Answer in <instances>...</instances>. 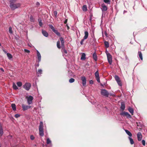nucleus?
Returning <instances> with one entry per match:
<instances>
[{"instance_id":"c9c22d12","label":"nucleus","mask_w":147,"mask_h":147,"mask_svg":"<svg viewBox=\"0 0 147 147\" xmlns=\"http://www.w3.org/2000/svg\"><path fill=\"white\" fill-rule=\"evenodd\" d=\"M57 46L58 48H61V46H60V42L59 41H58L57 42Z\"/></svg>"},{"instance_id":"6e6d98bb","label":"nucleus","mask_w":147,"mask_h":147,"mask_svg":"<svg viewBox=\"0 0 147 147\" xmlns=\"http://www.w3.org/2000/svg\"><path fill=\"white\" fill-rule=\"evenodd\" d=\"M40 5V3L38 2H37L36 3V5Z\"/></svg>"},{"instance_id":"473e14b6","label":"nucleus","mask_w":147,"mask_h":147,"mask_svg":"<svg viewBox=\"0 0 147 147\" xmlns=\"http://www.w3.org/2000/svg\"><path fill=\"white\" fill-rule=\"evenodd\" d=\"M17 84L18 87H21L22 86V83L21 82H17Z\"/></svg>"},{"instance_id":"a878e982","label":"nucleus","mask_w":147,"mask_h":147,"mask_svg":"<svg viewBox=\"0 0 147 147\" xmlns=\"http://www.w3.org/2000/svg\"><path fill=\"white\" fill-rule=\"evenodd\" d=\"M13 89L15 90H17L18 89V87L14 82H13Z\"/></svg>"},{"instance_id":"412c9836","label":"nucleus","mask_w":147,"mask_h":147,"mask_svg":"<svg viewBox=\"0 0 147 147\" xmlns=\"http://www.w3.org/2000/svg\"><path fill=\"white\" fill-rule=\"evenodd\" d=\"M86 59V55L84 53H83L81 58V60H84Z\"/></svg>"},{"instance_id":"f3484780","label":"nucleus","mask_w":147,"mask_h":147,"mask_svg":"<svg viewBox=\"0 0 147 147\" xmlns=\"http://www.w3.org/2000/svg\"><path fill=\"white\" fill-rule=\"evenodd\" d=\"M93 58L94 60L96 61L97 60V56L96 53L95 52L92 55Z\"/></svg>"},{"instance_id":"bb28decb","label":"nucleus","mask_w":147,"mask_h":147,"mask_svg":"<svg viewBox=\"0 0 147 147\" xmlns=\"http://www.w3.org/2000/svg\"><path fill=\"white\" fill-rule=\"evenodd\" d=\"M39 129H43V123L42 121L40 122Z\"/></svg>"},{"instance_id":"864d4df0","label":"nucleus","mask_w":147,"mask_h":147,"mask_svg":"<svg viewBox=\"0 0 147 147\" xmlns=\"http://www.w3.org/2000/svg\"><path fill=\"white\" fill-rule=\"evenodd\" d=\"M66 26H67V29L68 30L69 29V26H68V24H66Z\"/></svg>"},{"instance_id":"423d86ee","label":"nucleus","mask_w":147,"mask_h":147,"mask_svg":"<svg viewBox=\"0 0 147 147\" xmlns=\"http://www.w3.org/2000/svg\"><path fill=\"white\" fill-rule=\"evenodd\" d=\"M31 86V84L29 83H26L23 86V88L27 90H29L30 89Z\"/></svg>"},{"instance_id":"4d7b16f0","label":"nucleus","mask_w":147,"mask_h":147,"mask_svg":"<svg viewBox=\"0 0 147 147\" xmlns=\"http://www.w3.org/2000/svg\"><path fill=\"white\" fill-rule=\"evenodd\" d=\"M0 70L1 71H3V72H4V69H3V68H0Z\"/></svg>"},{"instance_id":"79ce46f5","label":"nucleus","mask_w":147,"mask_h":147,"mask_svg":"<svg viewBox=\"0 0 147 147\" xmlns=\"http://www.w3.org/2000/svg\"><path fill=\"white\" fill-rule=\"evenodd\" d=\"M3 134V129H0V136L2 135Z\"/></svg>"},{"instance_id":"f257e3e1","label":"nucleus","mask_w":147,"mask_h":147,"mask_svg":"<svg viewBox=\"0 0 147 147\" xmlns=\"http://www.w3.org/2000/svg\"><path fill=\"white\" fill-rule=\"evenodd\" d=\"M21 6V4L20 3H13L10 4V7L12 10H14L18 8Z\"/></svg>"},{"instance_id":"ea45409f","label":"nucleus","mask_w":147,"mask_h":147,"mask_svg":"<svg viewBox=\"0 0 147 147\" xmlns=\"http://www.w3.org/2000/svg\"><path fill=\"white\" fill-rule=\"evenodd\" d=\"M106 3L109 4L110 3V0H103Z\"/></svg>"},{"instance_id":"5fc2aeb1","label":"nucleus","mask_w":147,"mask_h":147,"mask_svg":"<svg viewBox=\"0 0 147 147\" xmlns=\"http://www.w3.org/2000/svg\"><path fill=\"white\" fill-rule=\"evenodd\" d=\"M67 19H66L65 20V21L64 22V24H66L67 23Z\"/></svg>"},{"instance_id":"20e7f679","label":"nucleus","mask_w":147,"mask_h":147,"mask_svg":"<svg viewBox=\"0 0 147 147\" xmlns=\"http://www.w3.org/2000/svg\"><path fill=\"white\" fill-rule=\"evenodd\" d=\"M120 115L124 117H126L128 118H131V116L127 112L123 111L120 113Z\"/></svg>"},{"instance_id":"a211bd4d","label":"nucleus","mask_w":147,"mask_h":147,"mask_svg":"<svg viewBox=\"0 0 147 147\" xmlns=\"http://www.w3.org/2000/svg\"><path fill=\"white\" fill-rule=\"evenodd\" d=\"M125 108V105L124 103L122 102L121 103V109L122 110L124 111Z\"/></svg>"},{"instance_id":"37998d69","label":"nucleus","mask_w":147,"mask_h":147,"mask_svg":"<svg viewBox=\"0 0 147 147\" xmlns=\"http://www.w3.org/2000/svg\"><path fill=\"white\" fill-rule=\"evenodd\" d=\"M117 82L119 86H122V84L121 81V80L118 81V82Z\"/></svg>"},{"instance_id":"5701e85b","label":"nucleus","mask_w":147,"mask_h":147,"mask_svg":"<svg viewBox=\"0 0 147 147\" xmlns=\"http://www.w3.org/2000/svg\"><path fill=\"white\" fill-rule=\"evenodd\" d=\"M125 132H126V133H127V134L129 136V137H131L132 136V134H131V133L128 130H127V129H125Z\"/></svg>"},{"instance_id":"49530a36","label":"nucleus","mask_w":147,"mask_h":147,"mask_svg":"<svg viewBox=\"0 0 147 147\" xmlns=\"http://www.w3.org/2000/svg\"><path fill=\"white\" fill-rule=\"evenodd\" d=\"M30 139L32 140H34V137L32 135L30 136Z\"/></svg>"},{"instance_id":"4468645a","label":"nucleus","mask_w":147,"mask_h":147,"mask_svg":"<svg viewBox=\"0 0 147 147\" xmlns=\"http://www.w3.org/2000/svg\"><path fill=\"white\" fill-rule=\"evenodd\" d=\"M60 40L61 41V45L62 48H64V41L63 38L61 37L60 38Z\"/></svg>"},{"instance_id":"58836bf2","label":"nucleus","mask_w":147,"mask_h":147,"mask_svg":"<svg viewBox=\"0 0 147 147\" xmlns=\"http://www.w3.org/2000/svg\"><path fill=\"white\" fill-rule=\"evenodd\" d=\"M9 31L10 34H11L12 33L13 31H12V28L11 27H9Z\"/></svg>"},{"instance_id":"f704fd0d","label":"nucleus","mask_w":147,"mask_h":147,"mask_svg":"<svg viewBox=\"0 0 147 147\" xmlns=\"http://www.w3.org/2000/svg\"><path fill=\"white\" fill-rule=\"evenodd\" d=\"M75 81V79L73 78H71L69 80V82L70 83L74 82Z\"/></svg>"},{"instance_id":"c03bdc74","label":"nucleus","mask_w":147,"mask_h":147,"mask_svg":"<svg viewBox=\"0 0 147 147\" xmlns=\"http://www.w3.org/2000/svg\"><path fill=\"white\" fill-rule=\"evenodd\" d=\"M142 143L143 145L144 146L145 145V141L144 140H142Z\"/></svg>"},{"instance_id":"69168bd1","label":"nucleus","mask_w":147,"mask_h":147,"mask_svg":"<svg viewBox=\"0 0 147 147\" xmlns=\"http://www.w3.org/2000/svg\"><path fill=\"white\" fill-rule=\"evenodd\" d=\"M1 43H0V46H1Z\"/></svg>"},{"instance_id":"e2e57ef3","label":"nucleus","mask_w":147,"mask_h":147,"mask_svg":"<svg viewBox=\"0 0 147 147\" xmlns=\"http://www.w3.org/2000/svg\"><path fill=\"white\" fill-rule=\"evenodd\" d=\"M4 51V52H5V53H7V52H6V51Z\"/></svg>"},{"instance_id":"ddd939ff","label":"nucleus","mask_w":147,"mask_h":147,"mask_svg":"<svg viewBox=\"0 0 147 147\" xmlns=\"http://www.w3.org/2000/svg\"><path fill=\"white\" fill-rule=\"evenodd\" d=\"M37 57L38 59V62H40L41 61V56L39 52L37 50Z\"/></svg>"},{"instance_id":"a18cd8bd","label":"nucleus","mask_w":147,"mask_h":147,"mask_svg":"<svg viewBox=\"0 0 147 147\" xmlns=\"http://www.w3.org/2000/svg\"><path fill=\"white\" fill-rule=\"evenodd\" d=\"M63 49V52L64 53H65V54H67V51L66 50H65V49H64V48H62Z\"/></svg>"},{"instance_id":"72a5a7b5","label":"nucleus","mask_w":147,"mask_h":147,"mask_svg":"<svg viewBox=\"0 0 147 147\" xmlns=\"http://www.w3.org/2000/svg\"><path fill=\"white\" fill-rule=\"evenodd\" d=\"M82 10L84 11H86L87 10V7L86 5H84L82 7Z\"/></svg>"},{"instance_id":"b1692460","label":"nucleus","mask_w":147,"mask_h":147,"mask_svg":"<svg viewBox=\"0 0 147 147\" xmlns=\"http://www.w3.org/2000/svg\"><path fill=\"white\" fill-rule=\"evenodd\" d=\"M11 107L14 111L16 110V106L15 104H12L11 105Z\"/></svg>"},{"instance_id":"f03ea898","label":"nucleus","mask_w":147,"mask_h":147,"mask_svg":"<svg viewBox=\"0 0 147 147\" xmlns=\"http://www.w3.org/2000/svg\"><path fill=\"white\" fill-rule=\"evenodd\" d=\"M107 59L109 64L111 65L112 62V56L111 55L107 52L106 53Z\"/></svg>"},{"instance_id":"bf43d9fd","label":"nucleus","mask_w":147,"mask_h":147,"mask_svg":"<svg viewBox=\"0 0 147 147\" xmlns=\"http://www.w3.org/2000/svg\"><path fill=\"white\" fill-rule=\"evenodd\" d=\"M105 34L106 36H107V33L106 32H105Z\"/></svg>"},{"instance_id":"c85d7f7f","label":"nucleus","mask_w":147,"mask_h":147,"mask_svg":"<svg viewBox=\"0 0 147 147\" xmlns=\"http://www.w3.org/2000/svg\"><path fill=\"white\" fill-rule=\"evenodd\" d=\"M42 70L41 69H39L38 70L37 72V74H38V76H39V74H41L42 73Z\"/></svg>"},{"instance_id":"aec40b11","label":"nucleus","mask_w":147,"mask_h":147,"mask_svg":"<svg viewBox=\"0 0 147 147\" xmlns=\"http://www.w3.org/2000/svg\"><path fill=\"white\" fill-rule=\"evenodd\" d=\"M39 135L41 136H44V131L43 129H39Z\"/></svg>"},{"instance_id":"2eb2a0df","label":"nucleus","mask_w":147,"mask_h":147,"mask_svg":"<svg viewBox=\"0 0 147 147\" xmlns=\"http://www.w3.org/2000/svg\"><path fill=\"white\" fill-rule=\"evenodd\" d=\"M42 33L43 35L46 37H47L49 35L48 33L46 31L42 30Z\"/></svg>"},{"instance_id":"1a4fd4ad","label":"nucleus","mask_w":147,"mask_h":147,"mask_svg":"<svg viewBox=\"0 0 147 147\" xmlns=\"http://www.w3.org/2000/svg\"><path fill=\"white\" fill-rule=\"evenodd\" d=\"M101 9L103 12L106 11L107 9V7L104 4H102L101 5Z\"/></svg>"},{"instance_id":"3c124183","label":"nucleus","mask_w":147,"mask_h":147,"mask_svg":"<svg viewBox=\"0 0 147 147\" xmlns=\"http://www.w3.org/2000/svg\"><path fill=\"white\" fill-rule=\"evenodd\" d=\"M89 83L91 84H92L93 83V81L92 80L90 81Z\"/></svg>"},{"instance_id":"8fccbe9b","label":"nucleus","mask_w":147,"mask_h":147,"mask_svg":"<svg viewBox=\"0 0 147 147\" xmlns=\"http://www.w3.org/2000/svg\"><path fill=\"white\" fill-rule=\"evenodd\" d=\"M54 13L55 16H56L57 15V11H54Z\"/></svg>"},{"instance_id":"052dcab7","label":"nucleus","mask_w":147,"mask_h":147,"mask_svg":"<svg viewBox=\"0 0 147 147\" xmlns=\"http://www.w3.org/2000/svg\"><path fill=\"white\" fill-rule=\"evenodd\" d=\"M36 66H37L38 67L39 66V63H38L37 65H36Z\"/></svg>"},{"instance_id":"09e8293b","label":"nucleus","mask_w":147,"mask_h":147,"mask_svg":"<svg viewBox=\"0 0 147 147\" xmlns=\"http://www.w3.org/2000/svg\"><path fill=\"white\" fill-rule=\"evenodd\" d=\"M20 115H19L18 114H16L15 115V117L16 118H17L18 117H20Z\"/></svg>"},{"instance_id":"dca6fc26","label":"nucleus","mask_w":147,"mask_h":147,"mask_svg":"<svg viewBox=\"0 0 147 147\" xmlns=\"http://www.w3.org/2000/svg\"><path fill=\"white\" fill-rule=\"evenodd\" d=\"M128 110L129 112L133 115L134 112V110L133 109L130 107H129L128 108Z\"/></svg>"},{"instance_id":"7ed1b4c3","label":"nucleus","mask_w":147,"mask_h":147,"mask_svg":"<svg viewBox=\"0 0 147 147\" xmlns=\"http://www.w3.org/2000/svg\"><path fill=\"white\" fill-rule=\"evenodd\" d=\"M101 94L102 95L107 97L109 95V93L105 89H102L101 90Z\"/></svg>"},{"instance_id":"2f4dec72","label":"nucleus","mask_w":147,"mask_h":147,"mask_svg":"<svg viewBox=\"0 0 147 147\" xmlns=\"http://www.w3.org/2000/svg\"><path fill=\"white\" fill-rule=\"evenodd\" d=\"M115 79L117 82L120 80L119 78L117 76H115Z\"/></svg>"},{"instance_id":"c756f323","label":"nucleus","mask_w":147,"mask_h":147,"mask_svg":"<svg viewBox=\"0 0 147 147\" xmlns=\"http://www.w3.org/2000/svg\"><path fill=\"white\" fill-rule=\"evenodd\" d=\"M38 21L39 22V24L40 26L42 27V22L41 20V19H38Z\"/></svg>"},{"instance_id":"4c0bfd02","label":"nucleus","mask_w":147,"mask_h":147,"mask_svg":"<svg viewBox=\"0 0 147 147\" xmlns=\"http://www.w3.org/2000/svg\"><path fill=\"white\" fill-rule=\"evenodd\" d=\"M49 26L53 31L55 29L53 26L52 25H49Z\"/></svg>"},{"instance_id":"de8ad7c7","label":"nucleus","mask_w":147,"mask_h":147,"mask_svg":"<svg viewBox=\"0 0 147 147\" xmlns=\"http://www.w3.org/2000/svg\"><path fill=\"white\" fill-rule=\"evenodd\" d=\"M24 51L25 52L27 53H29L30 52V51L29 50L26 49H24Z\"/></svg>"},{"instance_id":"6ab92c4d","label":"nucleus","mask_w":147,"mask_h":147,"mask_svg":"<svg viewBox=\"0 0 147 147\" xmlns=\"http://www.w3.org/2000/svg\"><path fill=\"white\" fill-rule=\"evenodd\" d=\"M53 31L58 36H61L60 33L58 32L57 30L55 29Z\"/></svg>"},{"instance_id":"13d9d810","label":"nucleus","mask_w":147,"mask_h":147,"mask_svg":"<svg viewBox=\"0 0 147 147\" xmlns=\"http://www.w3.org/2000/svg\"><path fill=\"white\" fill-rule=\"evenodd\" d=\"M2 127L1 124L0 123V129H2Z\"/></svg>"},{"instance_id":"6e6552de","label":"nucleus","mask_w":147,"mask_h":147,"mask_svg":"<svg viewBox=\"0 0 147 147\" xmlns=\"http://www.w3.org/2000/svg\"><path fill=\"white\" fill-rule=\"evenodd\" d=\"M95 75L97 81L99 83L100 82V78L99 73L98 70L95 72Z\"/></svg>"},{"instance_id":"4be33fe9","label":"nucleus","mask_w":147,"mask_h":147,"mask_svg":"<svg viewBox=\"0 0 147 147\" xmlns=\"http://www.w3.org/2000/svg\"><path fill=\"white\" fill-rule=\"evenodd\" d=\"M138 56L140 59L142 60H143V57L141 51H139L138 52Z\"/></svg>"},{"instance_id":"0e129e2a","label":"nucleus","mask_w":147,"mask_h":147,"mask_svg":"<svg viewBox=\"0 0 147 147\" xmlns=\"http://www.w3.org/2000/svg\"><path fill=\"white\" fill-rule=\"evenodd\" d=\"M126 12V11H124V13L125 12Z\"/></svg>"},{"instance_id":"0eeeda50","label":"nucleus","mask_w":147,"mask_h":147,"mask_svg":"<svg viewBox=\"0 0 147 147\" xmlns=\"http://www.w3.org/2000/svg\"><path fill=\"white\" fill-rule=\"evenodd\" d=\"M33 99V96H29L27 99V103L29 105L32 104V101Z\"/></svg>"},{"instance_id":"39448f33","label":"nucleus","mask_w":147,"mask_h":147,"mask_svg":"<svg viewBox=\"0 0 147 147\" xmlns=\"http://www.w3.org/2000/svg\"><path fill=\"white\" fill-rule=\"evenodd\" d=\"M88 31H85L84 32V37L80 41V43L81 45H82L83 44V42L84 40L87 39L88 37Z\"/></svg>"},{"instance_id":"cd10ccee","label":"nucleus","mask_w":147,"mask_h":147,"mask_svg":"<svg viewBox=\"0 0 147 147\" xmlns=\"http://www.w3.org/2000/svg\"><path fill=\"white\" fill-rule=\"evenodd\" d=\"M129 139L130 140V144H134V141L133 139L130 137H129Z\"/></svg>"},{"instance_id":"393cba45","label":"nucleus","mask_w":147,"mask_h":147,"mask_svg":"<svg viewBox=\"0 0 147 147\" xmlns=\"http://www.w3.org/2000/svg\"><path fill=\"white\" fill-rule=\"evenodd\" d=\"M7 55L9 59H10L12 58V56L11 54L9 53H7Z\"/></svg>"},{"instance_id":"f8f14e48","label":"nucleus","mask_w":147,"mask_h":147,"mask_svg":"<svg viewBox=\"0 0 147 147\" xmlns=\"http://www.w3.org/2000/svg\"><path fill=\"white\" fill-rule=\"evenodd\" d=\"M137 138L138 140L140 141L141 140L142 138V135L140 132H138L137 134Z\"/></svg>"},{"instance_id":"9d476101","label":"nucleus","mask_w":147,"mask_h":147,"mask_svg":"<svg viewBox=\"0 0 147 147\" xmlns=\"http://www.w3.org/2000/svg\"><path fill=\"white\" fill-rule=\"evenodd\" d=\"M81 80L82 81V84L84 86L86 85V79L85 76H82L81 78Z\"/></svg>"},{"instance_id":"680f3d73","label":"nucleus","mask_w":147,"mask_h":147,"mask_svg":"<svg viewBox=\"0 0 147 147\" xmlns=\"http://www.w3.org/2000/svg\"><path fill=\"white\" fill-rule=\"evenodd\" d=\"M28 46H29V47H32V45H31V44L30 45H29V44H28Z\"/></svg>"},{"instance_id":"9b49d317","label":"nucleus","mask_w":147,"mask_h":147,"mask_svg":"<svg viewBox=\"0 0 147 147\" xmlns=\"http://www.w3.org/2000/svg\"><path fill=\"white\" fill-rule=\"evenodd\" d=\"M22 108L23 110L24 111H25L27 110L28 109H30L31 107V106H28L26 105H25L23 104L22 105Z\"/></svg>"},{"instance_id":"7c9ffc66","label":"nucleus","mask_w":147,"mask_h":147,"mask_svg":"<svg viewBox=\"0 0 147 147\" xmlns=\"http://www.w3.org/2000/svg\"><path fill=\"white\" fill-rule=\"evenodd\" d=\"M104 44H105V46L106 47L108 48L109 47V44L108 42L106 41H105L104 42Z\"/></svg>"},{"instance_id":"a19ab883","label":"nucleus","mask_w":147,"mask_h":147,"mask_svg":"<svg viewBox=\"0 0 147 147\" xmlns=\"http://www.w3.org/2000/svg\"><path fill=\"white\" fill-rule=\"evenodd\" d=\"M17 0H10V4L15 3V2Z\"/></svg>"},{"instance_id":"e433bc0d","label":"nucleus","mask_w":147,"mask_h":147,"mask_svg":"<svg viewBox=\"0 0 147 147\" xmlns=\"http://www.w3.org/2000/svg\"><path fill=\"white\" fill-rule=\"evenodd\" d=\"M51 141L49 138H48L47 140V144H49L51 143Z\"/></svg>"},{"instance_id":"603ef678","label":"nucleus","mask_w":147,"mask_h":147,"mask_svg":"<svg viewBox=\"0 0 147 147\" xmlns=\"http://www.w3.org/2000/svg\"><path fill=\"white\" fill-rule=\"evenodd\" d=\"M30 20H31V21H32V20H33V18L32 16H31L30 17Z\"/></svg>"}]
</instances>
